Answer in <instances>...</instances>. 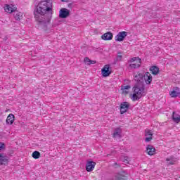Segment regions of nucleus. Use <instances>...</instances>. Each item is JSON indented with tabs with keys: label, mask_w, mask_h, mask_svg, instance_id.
I'll return each instance as SVG.
<instances>
[{
	"label": "nucleus",
	"mask_w": 180,
	"mask_h": 180,
	"mask_svg": "<svg viewBox=\"0 0 180 180\" xmlns=\"http://www.w3.org/2000/svg\"><path fill=\"white\" fill-rule=\"evenodd\" d=\"M113 139H121L122 129L120 128H115L112 134Z\"/></svg>",
	"instance_id": "obj_13"
},
{
	"label": "nucleus",
	"mask_w": 180,
	"mask_h": 180,
	"mask_svg": "<svg viewBox=\"0 0 180 180\" xmlns=\"http://www.w3.org/2000/svg\"><path fill=\"white\" fill-rule=\"evenodd\" d=\"M127 36V32L122 31L120 32L115 37V41H123Z\"/></svg>",
	"instance_id": "obj_4"
},
{
	"label": "nucleus",
	"mask_w": 180,
	"mask_h": 180,
	"mask_svg": "<svg viewBox=\"0 0 180 180\" xmlns=\"http://www.w3.org/2000/svg\"><path fill=\"white\" fill-rule=\"evenodd\" d=\"M4 11L7 12V13H13V12H16V7L13 5L6 4Z\"/></svg>",
	"instance_id": "obj_11"
},
{
	"label": "nucleus",
	"mask_w": 180,
	"mask_h": 180,
	"mask_svg": "<svg viewBox=\"0 0 180 180\" xmlns=\"http://www.w3.org/2000/svg\"><path fill=\"white\" fill-rule=\"evenodd\" d=\"M32 158H34V160H37L40 158V152L35 150L32 154Z\"/></svg>",
	"instance_id": "obj_23"
},
{
	"label": "nucleus",
	"mask_w": 180,
	"mask_h": 180,
	"mask_svg": "<svg viewBox=\"0 0 180 180\" xmlns=\"http://www.w3.org/2000/svg\"><path fill=\"white\" fill-rule=\"evenodd\" d=\"M143 80L145 81L146 85H150L153 81V76L150 72H147L143 75Z\"/></svg>",
	"instance_id": "obj_9"
},
{
	"label": "nucleus",
	"mask_w": 180,
	"mask_h": 180,
	"mask_svg": "<svg viewBox=\"0 0 180 180\" xmlns=\"http://www.w3.org/2000/svg\"><path fill=\"white\" fill-rule=\"evenodd\" d=\"M13 122H15V115L13 114L8 115L6 119L7 124H13Z\"/></svg>",
	"instance_id": "obj_17"
},
{
	"label": "nucleus",
	"mask_w": 180,
	"mask_h": 180,
	"mask_svg": "<svg viewBox=\"0 0 180 180\" xmlns=\"http://www.w3.org/2000/svg\"><path fill=\"white\" fill-rule=\"evenodd\" d=\"M167 165H174L175 162L178 161V158L174 156H170L169 158H166Z\"/></svg>",
	"instance_id": "obj_14"
},
{
	"label": "nucleus",
	"mask_w": 180,
	"mask_h": 180,
	"mask_svg": "<svg viewBox=\"0 0 180 180\" xmlns=\"http://www.w3.org/2000/svg\"><path fill=\"white\" fill-rule=\"evenodd\" d=\"M62 2H68V0H61Z\"/></svg>",
	"instance_id": "obj_30"
},
{
	"label": "nucleus",
	"mask_w": 180,
	"mask_h": 180,
	"mask_svg": "<svg viewBox=\"0 0 180 180\" xmlns=\"http://www.w3.org/2000/svg\"><path fill=\"white\" fill-rule=\"evenodd\" d=\"M129 108H130V104L128 102H123L120 104V113L123 115V113H126L127 110H129Z\"/></svg>",
	"instance_id": "obj_6"
},
{
	"label": "nucleus",
	"mask_w": 180,
	"mask_h": 180,
	"mask_svg": "<svg viewBox=\"0 0 180 180\" xmlns=\"http://www.w3.org/2000/svg\"><path fill=\"white\" fill-rule=\"evenodd\" d=\"M126 172L118 173L115 176V180H126Z\"/></svg>",
	"instance_id": "obj_15"
},
{
	"label": "nucleus",
	"mask_w": 180,
	"mask_h": 180,
	"mask_svg": "<svg viewBox=\"0 0 180 180\" xmlns=\"http://www.w3.org/2000/svg\"><path fill=\"white\" fill-rule=\"evenodd\" d=\"M103 40H112L113 39V34L112 32H106L101 36Z\"/></svg>",
	"instance_id": "obj_16"
},
{
	"label": "nucleus",
	"mask_w": 180,
	"mask_h": 180,
	"mask_svg": "<svg viewBox=\"0 0 180 180\" xmlns=\"http://www.w3.org/2000/svg\"><path fill=\"white\" fill-rule=\"evenodd\" d=\"M110 68V65H105L104 67L101 70V74L103 77H109L112 72L109 70Z\"/></svg>",
	"instance_id": "obj_7"
},
{
	"label": "nucleus",
	"mask_w": 180,
	"mask_h": 180,
	"mask_svg": "<svg viewBox=\"0 0 180 180\" xmlns=\"http://www.w3.org/2000/svg\"><path fill=\"white\" fill-rule=\"evenodd\" d=\"M134 80L136 81V84L133 87V94L131 99L134 101L141 99L142 96H144V75L140 72H138L134 76Z\"/></svg>",
	"instance_id": "obj_2"
},
{
	"label": "nucleus",
	"mask_w": 180,
	"mask_h": 180,
	"mask_svg": "<svg viewBox=\"0 0 180 180\" xmlns=\"http://www.w3.org/2000/svg\"><path fill=\"white\" fill-rule=\"evenodd\" d=\"M124 162H129V160H127V158H125L124 160H123Z\"/></svg>",
	"instance_id": "obj_29"
},
{
	"label": "nucleus",
	"mask_w": 180,
	"mask_h": 180,
	"mask_svg": "<svg viewBox=\"0 0 180 180\" xmlns=\"http://www.w3.org/2000/svg\"><path fill=\"white\" fill-rule=\"evenodd\" d=\"M113 167H115V168H119V167H120V165H119V164L115 162V163L113 164Z\"/></svg>",
	"instance_id": "obj_28"
},
{
	"label": "nucleus",
	"mask_w": 180,
	"mask_h": 180,
	"mask_svg": "<svg viewBox=\"0 0 180 180\" xmlns=\"http://www.w3.org/2000/svg\"><path fill=\"white\" fill-rule=\"evenodd\" d=\"M130 63H134L129 65L131 68H139V67L141 65V59L136 57L131 58L130 59Z\"/></svg>",
	"instance_id": "obj_3"
},
{
	"label": "nucleus",
	"mask_w": 180,
	"mask_h": 180,
	"mask_svg": "<svg viewBox=\"0 0 180 180\" xmlns=\"http://www.w3.org/2000/svg\"><path fill=\"white\" fill-rule=\"evenodd\" d=\"M70 16V11L65 8H62L59 11V18L65 19Z\"/></svg>",
	"instance_id": "obj_5"
},
{
	"label": "nucleus",
	"mask_w": 180,
	"mask_h": 180,
	"mask_svg": "<svg viewBox=\"0 0 180 180\" xmlns=\"http://www.w3.org/2000/svg\"><path fill=\"white\" fill-rule=\"evenodd\" d=\"M169 95L172 98H176L179 96L180 92L176 91H172L169 93Z\"/></svg>",
	"instance_id": "obj_24"
},
{
	"label": "nucleus",
	"mask_w": 180,
	"mask_h": 180,
	"mask_svg": "<svg viewBox=\"0 0 180 180\" xmlns=\"http://www.w3.org/2000/svg\"><path fill=\"white\" fill-rule=\"evenodd\" d=\"M130 88H131L130 85H126V86H122L121 89L125 94H129L128 89H130Z\"/></svg>",
	"instance_id": "obj_25"
},
{
	"label": "nucleus",
	"mask_w": 180,
	"mask_h": 180,
	"mask_svg": "<svg viewBox=\"0 0 180 180\" xmlns=\"http://www.w3.org/2000/svg\"><path fill=\"white\" fill-rule=\"evenodd\" d=\"M150 71L153 75H157L160 72V68L157 66H152L150 68Z\"/></svg>",
	"instance_id": "obj_20"
},
{
	"label": "nucleus",
	"mask_w": 180,
	"mask_h": 180,
	"mask_svg": "<svg viewBox=\"0 0 180 180\" xmlns=\"http://www.w3.org/2000/svg\"><path fill=\"white\" fill-rule=\"evenodd\" d=\"M84 62L85 63V64H86V65H91V64H96V61L92 60L89 59V58L88 57L84 58Z\"/></svg>",
	"instance_id": "obj_21"
},
{
	"label": "nucleus",
	"mask_w": 180,
	"mask_h": 180,
	"mask_svg": "<svg viewBox=\"0 0 180 180\" xmlns=\"http://www.w3.org/2000/svg\"><path fill=\"white\" fill-rule=\"evenodd\" d=\"M123 56H122V52H118L117 55L116 61H122V58Z\"/></svg>",
	"instance_id": "obj_26"
},
{
	"label": "nucleus",
	"mask_w": 180,
	"mask_h": 180,
	"mask_svg": "<svg viewBox=\"0 0 180 180\" xmlns=\"http://www.w3.org/2000/svg\"><path fill=\"white\" fill-rule=\"evenodd\" d=\"M49 13H53V3L49 0L42 1L37 6L34 18L39 25L47 26L50 23V19H42L39 15L44 16Z\"/></svg>",
	"instance_id": "obj_1"
},
{
	"label": "nucleus",
	"mask_w": 180,
	"mask_h": 180,
	"mask_svg": "<svg viewBox=\"0 0 180 180\" xmlns=\"http://www.w3.org/2000/svg\"><path fill=\"white\" fill-rule=\"evenodd\" d=\"M23 18V13L19 11H15L14 13V19L15 20H20Z\"/></svg>",
	"instance_id": "obj_19"
},
{
	"label": "nucleus",
	"mask_w": 180,
	"mask_h": 180,
	"mask_svg": "<svg viewBox=\"0 0 180 180\" xmlns=\"http://www.w3.org/2000/svg\"><path fill=\"white\" fill-rule=\"evenodd\" d=\"M172 119L175 123H179L180 122V115L173 112Z\"/></svg>",
	"instance_id": "obj_22"
},
{
	"label": "nucleus",
	"mask_w": 180,
	"mask_h": 180,
	"mask_svg": "<svg viewBox=\"0 0 180 180\" xmlns=\"http://www.w3.org/2000/svg\"><path fill=\"white\" fill-rule=\"evenodd\" d=\"M5 148H6V146L5 145V143L1 142L0 143V152L5 150Z\"/></svg>",
	"instance_id": "obj_27"
},
{
	"label": "nucleus",
	"mask_w": 180,
	"mask_h": 180,
	"mask_svg": "<svg viewBox=\"0 0 180 180\" xmlns=\"http://www.w3.org/2000/svg\"><path fill=\"white\" fill-rule=\"evenodd\" d=\"M146 151L148 155H154L155 148L153 146L148 145L146 148Z\"/></svg>",
	"instance_id": "obj_18"
},
{
	"label": "nucleus",
	"mask_w": 180,
	"mask_h": 180,
	"mask_svg": "<svg viewBox=\"0 0 180 180\" xmlns=\"http://www.w3.org/2000/svg\"><path fill=\"white\" fill-rule=\"evenodd\" d=\"M8 158L5 153H0V165L8 164Z\"/></svg>",
	"instance_id": "obj_12"
},
{
	"label": "nucleus",
	"mask_w": 180,
	"mask_h": 180,
	"mask_svg": "<svg viewBox=\"0 0 180 180\" xmlns=\"http://www.w3.org/2000/svg\"><path fill=\"white\" fill-rule=\"evenodd\" d=\"M95 165H96V162L94 161L87 162V163L86 164V171H87V172H91L94 171V169H95Z\"/></svg>",
	"instance_id": "obj_8"
},
{
	"label": "nucleus",
	"mask_w": 180,
	"mask_h": 180,
	"mask_svg": "<svg viewBox=\"0 0 180 180\" xmlns=\"http://www.w3.org/2000/svg\"><path fill=\"white\" fill-rule=\"evenodd\" d=\"M145 141L146 143H148L149 141H151L153 140V132L151 131V130L146 129L145 130Z\"/></svg>",
	"instance_id": "obj_10"
}]
</instances>
